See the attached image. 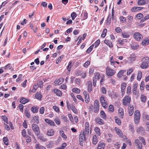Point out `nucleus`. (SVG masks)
I'll use <instances>...</instances> for the list:
<instances>
[{"label": "nucleus", "instance_id": "obj_8", "mask_svg": "<svg viewBox=\"0 0 149 149\" xmlns=\"http://www.w3.org/2000/svg\"><path fill=\"white\" fill-rule=\"evenodd\" d=\"M85 135H84L83 134H80L79 135V141L80 145L82 146L83 145V143L84 139L85 140Z\"/></svg>", "mask_w": 149, "mask_h": 149}, {"label": "nucleus", "instance_id": "obj_57", "mask_svg": "<svg viewBox=\"0 0 149 149\" xmlns=\"http://www.w3.org/2000/svg\"><path fill=\"white\" fill-rule=\"evenodd\" d=\"M1 118L3 119V120L7 124H8V121H7V118L5 116H2L1 117Z\"/></svg>", "mask_w": 149, "mask_h": 149}, {"label": "nucleus", "instance_id": "obj_13", "mask_svg": "<svg viewBox=\"0 0 149 149\" xmlns=\"http://www.w3.org/2000/svg\"><path fill=\"white\" fill-rule=\"evenodd\" d=\"M29 101L28 99H26L23 97H22L20 100V102L21 103L25 104Z\"/></svg>", "mask_w": 149, "mask_h": 149}, {"label": "nucleus", "instance_id": "obj_52", "mask_svg": "<svg viewBox=\"0 0 149 149\" xmlns=\"http://www.w3.org/2000/svg\"><path fill=\"white\" fill-rule=\"evenodd\" d=\"M126 84L125 83H123L122 84L121 86V90H125L126 88Z\"/></svg>", "mask_w": 149, "mask_h": 149}, {"label": "nucleus", "instance_id": "obj_5", "mask_svg": "<svg viewBox=\"0 0 149 149\" xmlns=\"http://www.w3.org/2000/svg\"><path fill=\"white\" fill-rule=\"evenodd\" d=\"M99 101L97 100H96L94 101V112L95 113H97L99 111Z\"/></svg>", "mask_w": 149, "mask_h": 149}, {"label": "nucleus", "instance_id": "obj_14", "mask_svg": "<svg viewBox=\"0 0 149 149\" xmlns=\"http://www.w3.org/2000/svg\"><path fill=\"white\" fill-rule=\"evenodd\" d=\"M64 79L63 78H61L59 79L57 81H55L54 83L56 84H58L60 85L62 84V83L63 82Z\"/></svg>", "mask_w": 149, "mask_h": 149}, {"label": "nucleus", "instance_id": "obj_36", "mask_svg": "<svg viewBox=\"0 0 149 149\" xmlns=\"http://www.w3.org/2000/svg\"><path fill=\"white\" fill-rule=\"evenodd\" d=\"M35 96L36 98L39 100H40L42 97V95L38 93L36 94Z\"/></svg>", "mask_w": 149, "mask_h": 149}, {"label": "nucleus", "instance_id": "obj_40", "mask_svg": "<svg viewBox=\"0 0 149 149\" xmlns=\"http://www.w3.org/2000/svg\"><path fill=\"white\" fill-rule=\"evenodd\" d=\"M64 56L63 55L60 56L56 60V63L58 64L59 62L61 61L62 59L63 58Z\"/></svg>", "mask_w": 149, "mask_h": 149}, {"label": "nucleus", "instance_id": "obj_46", "mask_svg": "<svg viewBox=\"0 0 149 149\" xmlns=\"http://www.w3.org/2000/svg\"><path fill=\"white\" fill-rule=\"evenodd\" d=\"M143 17V15L141 13H139L136 15V17L138 18V19H140L141 18Z\"/></svg>", "mask_w": 149, "mask_h": 149}, {"label": "nucleus", "instance_id": "obj_30", "mask_svg": "<svg viewBox=\"0 0 149 149\" xmlns=\"http://www.w3.org/2000/svg\"><path fill=\"white\" fill-rule=\"evenodd\" d=\"M38 109V108L37 107L33 106L32 107L31 110L33 113H35L37 112Z\"/></svg>", "mask_w": 149, "mask_h": 149}, {"label": "nucleus", "instance_id": "obj_10", "mask_svg": "<svg viewBox=\"0 0 149 149\" xmlns=\"http://www.w3.org/2000/svg\"><path fill=\"white\" fill-rule=\"evenodd\" d=\"M67 105L68 107L70 108L74 113H77V110L74 105L71 104H67Z\"/></svg>", "mask_w": 149, "mask_h": 149}, {"label": "nucleus", "instance_id": "obj_35", "mask_svg": "<svg viewBox=\"0 0 149 149\" xmlns=\"http://www.w3.org/2000/svg\"><path fill=\"white\" fill-rule=\"evenodd\" d=\"M59 133L60 134L61 136L63 138L65 139H67V136L66 135H65L64 132L63 131H60L59 132Z\"/></svg>", "mask_w": 149, "mask_h": 149}, {"label": "nucleus", "instance_id": "obj_42", "mask_svg": "<svg viewBox=\"0 0 149 149\" xmlns=\"http://www.w3.org/2000/svg\"><path fill=\"white\" fill-rule=\"evenodd\" d=\"M95 131L96 133L98 135H100V129L98 127H96L95 129Z\"/></svg>", "mask_w": 149, "mask_h": 149}, {"label": "nucleus", "instance_id": "obj_49", "mask_svg": "<svg viewBox=\"0 0 149 149\" xmlns=\"http://www.w3.org/2000/svg\"><path fill=\"white\" fill-rule=\"evenodd\" d=\"M94 46V45L93 44L87 50L86 52H88V53L90 52L92 50L93 47Z\"/></svg>", "mask_w": 149, "mask_h": 149}, {"label": "nucleus", "instance_id": "obj_54", "mask_svg": "<svg viewBox=\"0 0 149 149\" xmlns=\"http://www.w3.org/2000/svg\"><path fill=\"white\" fill-rule=\"evenodd\" d=\"M71 16L72 17V20H74L77 16V15L75 13L73 12L71 14Z\"/></svg>", "mask_w": 149, "mask_h": 149}, {"label": "nucleus", "instance_id": "obj_12", "mask_svg": "<svg viewBox=\"0 0 149 149\" xmlns=\"http://www.w3.org/2000/svg\"><path fill=\"white\" fill-rule=\"evenodd\" d=\"M88 91L89 92H90L92 90V82L90 81H89L88 82Z\"/></svg>", "mask_w": 149, "mask_h": 149}, {"label": "nucleus", "instance_id": "obj_51", "mask_svg": "<svg viewBox=\"0 0 149 149\" xmlns=\"http://www.w3.org/2000/svg\"><path fill=\"white\" fill-rule=\"evenodd\" d=\"M109 111H110L111 112H112L114 110V107L112 105H110L109 106Z\"/></svg>", "mask_w": 149, "mask_h": 149}, {"label": "nucleus", "instance_id": "obj_22", "mask_svg": "<svg viewBox=\"0 0 149 149\" xmlns=\"http://www.w3.org/2000/svg\"><path fill=\"white\" fill-rule=\"evenodd\" d=\"M143 8V7H135L132 8L131 10L132 11L136 12L138 10H141Z\"/></svg>", "mask_w": 149, "mask_h": 149}, {"label": "nucleus", "instance_id": "obj_29", "mask_svg": "<svg viewBox=\"0 0 149 149\" xmlns=\"http://www.w3.org/2000/svg\"><path fill=\"white\" fill-rule=\"evenodd\" d=\"M147 97L144 95H141V101L143 102H145L146 100Z\"/></svg>", "mask_w": 149, "mask_h": 149}, {"label": "nucleus", "instance_id": "obj_41", "mask_svg": "<svg viewBox=\"0 0 149 149\" xmlns=\"http://www.w3.org/2000/svg\"><path fill=\"white\" fill-rule=\"evenodd\" d=\"M3 141L6 145H8V139L7 138L5 137H4L3 138Z\"/></svg>", "mask_w": 149, "mask_h": 149}, {"label": "nucleus", "instance_id": "obj_23", "mask_svg": "<svg viewBox=\"0 0 149 149\" xmlns=\"http://www.w3.org/2000/svg\"><path fill=\"white\" fill-rule=\"evenodd\" d=\"M96 123L100 125L103 124L104 123V121L99 118H97L95 119Z\"/></svg>", "mask_w": 149, "mask_h": 149}, {"label": "nucleus", "instance_id": "obj_16", "mask_svg": "<svg viewBox=\"0 0 149 149\" xmlns=\"http://www.w3.org/2000/svg\"><path fill=\"white\" fill-rule=\"evenodd\" d=\"M54 132L53 129H49L48 130L47 132V134L49 136H52L54 135Z\"/></svg>", "mask_w": 149, "mask_h": 149}, {"label": "nucleus", "instance_id": "obj_27", "mask_svg": "<svg viewBox=\"0 0 149 149\" xmlns=\"http://www.w3.org/2000/svg\"><path fill=\"white\" fill-rule=\"evenodd\" d=\"M104 42L110 48H111L113 47V44L111 42H110L109 40H105L104 41Z\"/></svg>", "mask_w": 149, "mask_h": 149}, {"label": "nucleus", "instance_id": "obj_39", "mask_svg": "<svg viewBox=\"0 0 149 149\" xmlns=\"http://www.w3.org/2000/svg\"><path fill=\"white\" fill-rule=\"evenodd\" d=\"M104 143H101L100 144H98L97 149H104Z\"/></svg>", "mask_w": 149, "mask_h": 149}, {"label": "nucleus", "instance_id": "obj_53", "mask_svg": "<svg viewBox=\"0 0 149 149\" xmlns=\"http://www.w3.org/2000/svg\"><path fill=\"white\" fill-rule=\"evenodd\" d=\"M107 29H104L103 31V32L102 33L101 36L102 37H103V38H104L105 36L106 35V33H107Z\"/></svg>", "mask_w": 149, "mask_h": 149}, {"label": "nucleus", "instance_id": "obj_15", "mask_svg": "<svg viewBox=\"0 0 149 149\" xmlns=\"http://www.w3.org/2000/svg\"><path fill=\"white\" fill-rule=\"evenodd\" d=\"M135 143L138 146V148L141 149L142 148V145L141 143H140L139 140L138 139H136L135 140Z\"/></svg>", "mask_w": 149, "mask_h": 149}, {"label": "nucleus", "instance_id": "obj_32", "mask_svg": "<svg viewBox=\"0 0 149 149\" xmlns=\"http://www.w3.org/2000/svg\"><path fill=\"white\" fill-rule=\"evenodd\" d=\"M100 116L103 119H106V114L104 111H101L100 112Z\"/></svg>", "mask_w": 149, "mask_h": 149}, {"label": "nucleus", "instance_id": "obj_56", "mask_svg": "<svg viewBox=\"0 0 149 149\" xmlns=\"http://www.w3.org/2000/svg\"><path fill=\"white\" fill-rule=\"evenodd\" d=\"M33 120L36 122L37 124L39 123V118L38 117L35 116L33 117Z\"/></svg>", "mask_w": 149, "mask_h": 149}, {"label": "nucleus", "instance_id": "obj_59", "mask_svg": "<svg viewBox=\"0 0 149 149\" xmlns=\"http://www.w3.org/2000/svg\"><path fill=\"white\" fill-rule=\"evenodd\" d=\"M127 93L129 94H130L131 93V86H129L127 87Z\"/></svg>", "mask_w": 149, "mask_h": 149}, {"label": "nucleus", "instance_id": "obj_47", "mask_svg": "<svg viewBox=\"0 0 149 149\" xmlns=\"http://www.w3.org/2000/svg\"><path fill=\"white\" fill-rule=\"evenodd\" d=\"M38 136L39 139L43 141H45L47 140V139L45 138L43 136H40L39 135Z\"/></svg>", "mask_w": 149, "mask_h": 149}, {"label": "nucleus", "instance_id": "obj_33", "mask_svg": "<svg viewBox=\"0 0 149 149\" xmlns=\"http://www.w3.org/2000/svg\"><path fill=\"white\" fill-rule=\"evenodd\" d=\"M25 116L26 117L28 118H29L30 117V114L29 112V110L28 109L26 108L25 110Z\"/></svg>", "mask_w": 149, "mask_h": 149}, {"label": "nucleus", "instance_id": "obj_7", "mask_svg": "<svg viewBox=\"0 0 149 149\" xmlns=\"http://www.w3.org/2000/svg\"><path fill=\"white\" fill-rule=\"evenodd\" d=\"M115 71L107 67V68L106 74L108 76H112L115 73Z\"/></svg>", "mask_w": 149, "mask_h": 149}, {"label": "nucleus", "instance_id": "obj_2", "mask_svg": "<svg viewBox=\"0 0 149 149\" xmlns=\"http://www.w3.org/2000/svg\"><path fill=\"white\" fill-rule=\"evenodd\" d=\"M32 129L36 135L38 136L40 135V130L38 125L35 124H33L32 125Z\"/></svg>", "mask_w": 149, "mask_h": 149}, {"label": "nucleus", "instance_id": "obj_25", "mask_svg": "<svg viewBox=\"0 0 149 149\" xmlns=\"http://www.w3.org/2000/svg\"><path fill=\"white\" fill-rule=\"evenodd\" d=\"M119 114L120 115L121 118H123L124 115V111L122 108H120L118 110Z\"/></svg>", "mask_w": 149, "mask_h": 149}, {"label": "nucleus", "instance_id": "obj_21", "mask_svg": "<svg viewBox=\"0 0 149 149\" xmlns=\"http://www.w3.org/2000/svg\"><path fill=\"white\" fill-rule=\"evenodd\" d=\"M134 114L135 116L134 118H140V112L139 110H137L135 111L134 113Z\"/></svg>", "mask_w": 149, "mask_h": 149}, {"label": "nucleus", "instance_id": "obj_31", "mask_svg": "<svg viewBox=\"0 0 149 149\" xmlns=\"http://www.w3.org/2000/svg\"><path fill=\"white\" fill-rule=\"evenodd\" d=\"M136 56L134 54H132L130 57V59L132 62L134 61Z\"/></svg>", "mask_w": 149, "mask_h": 149}, {"label": "nucleus", "instance_id": "obj_60", "mask_svg": "<svg viewBox=\"0 0 149 149\" xmlns=\"http://www.w3.org/2000/svg\"><path fill=\"white\" fill-rule=\"evenodd\" d=\"M68 116L69 118L70 121L72 122L74 121L73 117L72 115L70 113H68Z\"/></svg>", "mask_w": 149, "mask_h": 149}, {"label": "nucleus", "instance_id": "obj_9", "mask_svg": "<svg viewBox=\"0 0 149 149\" xmlns=\"http://www.w3.org/2000/svg\"><path fill=\"white\" fill-rule=\"evenodd\" d=\"M148 3L147 0H139L137 3L139 5H143L147 4Z\"/></svg>", "mask_w": 149, "mask_h": 149}, {"label": "nucleus", "instance_id": "obj_18", "mask_svg": "<svg viewBox=\"0 0 149 149\" xmlns=\"http://www.w3.org/2000/svg\"><path fill=\"white\" fill-rule=\"evenodd\" d=\"M128 112L129 115L131 116L134 112V108L133 107H130L128 108Z\"/></svg>", "mask_w": 149, "mask_h": 149}, {"label": "nucleus", "instance_id": "obj_38", "mask_svg": "<svg viewBox=\"0 0 149 149\" xmlns=\"http://www.w3.org/2000/svg\"><path fill=\"white\" fill-rule=\"evenodd\" d=\"M115 122L116 123H117L118 125H120L121 121L120 120L117 118V117H115Z\"/></svg>", "mask_w": 149, "mask_h": 149}, {"label": "nucleus", "instance_id": "obj_1", "mask_svg": "<svg viewBox=\"0 0 149 149\" xmlns=\"http://www.w3.org/2000/svg\"><path fill=\"white\" fill-rule=\"evenodd\" d=\"M142 64L140 65L141 67L143 68H146L148 67V64L149 63V58L148 57H145L141 59Z\"/></svg>", "mask_w": 149, "mask_h": 149}, {"label": "nucleus", "instance_id": "obj_61", "mask_svg": "<svg viewBox=\"0 0 149 149\" xmlns=\"http://www.w3.org/2000/svg\"><path fill=\"white\" fill-rule=\"evenodd\" d=\"M19 107L20 110L22 112L23 111V105L22 104H20L19 105Z\"/></svg>", "mask_w": 149, "mask_h": 149}, {"label": "nucleus", "instance_id": "obj_58", "mask_svg": "<svg viewBox=\"0 0 149 149\" xmlns=\"http://www.w3.org/2000/svg\"><path fill=\"white\" fill-rule=\"evenodd\" d=\"M100 40H97L95 43V47L96 48L97 47L98 45H99L100 44Z\"/></svg>", "mask_w": 149, "mask_h": 149}, {"label": "nucleus", "instance_id": "obj_55", "mask_svg": "<svg viewBox=\"0 0 149 149\" xmlns=\"http://www.w3.org/2000/svg\"><path fill=\"white\" fill-rule=\"evenodd\" d=\"M84 96L85 102L86 103H88L89 102L90 100L89 95H88V96L87 95H86Z\"/></svg>", "mask_w": 149, "mask_h": 149}, {"label": "nucleus", "instance_id": "obj_63", "mask_svg": "<svg viewBox=\"0 0 149 149\" xmlns=\"http://www.w3.org/2000/svg\"><path fill=\"white\" fill-rule=\"evenodd\" d=\"M54 142L52 141H51L47 145V148H52Z\"/></svg>", "mask_w": 149, "mask_h": 149}, {"label": "nucleus", "instance_id": "obj_17", "mask_svg": "<svg viewBox=\"0 0 149 149\" xmlns=\"http://www.w3.org/2000/svg\"><path fill=\"white\" fill-rule=\"evenodd\" d=\"M126 70H121L118 74L117 76L119 77H120L122 76L123 75L124 73L126 72Z\"/></svg>", "mask_w": 149, "mask_h": 149}, {"label": "nucleus", "instance_id": "obj_44", "mask_svg": "<svg viewBox=\"0 0 149 149\" xmlns=\"http://www.w3.org/2000/svg\"><path fill=\"white\" fill-rule=\"evenodd\" d=\"M142 76V73L141 71H140L138 73V74L137 77V79L138 80H140Z\"/></svg>", "mask_w": 149, "mask_h": 149}, {"label": "nucleus", "instance_id": "obj_6", "mask_svg": "<svg viewBox=\"0 0 149 149\" xmlns=\"http://www.w3.org/2000/svg\"><path fill=\"white\" fill-rule=\"evenodd\" d=\"M134 37L137 41H141L143 38L142 35L139 32H135L134 35Z\"/></svg>", "mask_w": 149, "mask_h": 149}, {"label": "nucleus", "instance_id": "obj_11", "mask_svg": "<svg viewBox=\"0 0 149 149\" xmlns=\"http://www.w3.org/2000/svg\"><path fill=\"white\" fill-rule=\"evenodd\" d=\"M136 131L138 133L143 134L144 133L145 131L143 127H139L137 129Z\"/></svg>", "mask_w": 149, "mask_h": 149}, {"label": "nucleus", "instance_id": "obj_20", "mask_svg": "<svg viewBox=\"0 0 149 149\" xmlns=\"http://www.w3.org/2000/svg\"><path fill=\"white\" fill-rule=\"evenodd\" d=\"M54 92L57 95L59 96H61L62 95L61 92L59 90L57 89H54L53 90Z\"/></svg>", "mask_w": 149, "mask_h": 149}, {"label": "nucleus", "instance_id": "obj_50", "mask_svg": "<svg viewBox=\"0 0 149 149\" xmlns=\"http://www.w3.org/2000/svg\"><path fill=\"white\" fill-rule=\"evenodd\" d=\"M89 129H85L83 132L84 135H88L89 132Z\"/></svg>", "mask_w": 149, "mask_h": 149}, {"label": "nucleus", "instance_id": "obj_45", "mask_svg": "<svg viewBox=\"0 0 149 149\" xmlns=\"http://www.w3.org/2000/svg\"><path fill=\"white\" fill-rule=\"evenodd\" d=\"M131 47L132 49H136L138 48L139 46L135 44H133L131 45Z\"/></svg>", "mask_w": 149, "mask_h": 149}, {"label": "nucleus", "instance_id": "obj_34", "mask_svg": "<svg viewBox=\"0 0 149 149\" xmlns=\"http://www.w3.org/2000/svg\"><path fill=\"white\" fill-rule=\"evenodd\" d=\"M122 35L123 37L124 38H127L129 37V35L127 32H123Z\"/></svg>", "mask_w": 149, "mask_h": 149}, {"label": "nucleus", "instance_id": "obj_19", "mask_svg": "<svg viewBox=\"0 0 149 149\" xmlns=\"http://www.w3.org/2000/svg\"><path fill=\"white\" fill-rule=\"evenodd\" d=\"M137 84H135L134 85L132 88V93L133 95H135L136 93V90L137 86Z\"/></svg>", "mask_w": 149, "mask_h": 149}, {"label": "nucleus", "instance_id": "obj_37", "mask_svg": "<svg viewBox=\"0 0 149 149\" xmlns=\"http://www.w3.org/2000/svg\"><path fill=\"white\" fill-rule=\"evenodd\" d=\"M97 142V139L95 135L93 136V143L94 144H96Z\"/></svg>", "mask_w": 149, "mask_h": 149}, {"label": "nucleus", "instance_id": "obj_48", "mask_svg": "<svg viewBox=\"0 0 149 149\" xmlns=\"http://www.w3.org/2000/svg\"><path fill=\"white\" fill-rule=\"evenodd\" d=\"M111 16L110 15H109L107 17V25H109L111 23Z\"/></svg>", "mask_w": 149, "mask_h": 149}, {"label": "nucleus", "instance_id": "obj_28", "mask_svg": "<svg viewBox=\"0 0 149 149\" xmlns=\"http://www.w3.org/2000/svg\"><path fill=\"white\" fill-rule=\"evenodd\" d=\"M86 36V33H84L83 35V37H80L78 43H77V45H79L81 42V39L84 40Z\"/></svg>", "mask_w": 149, "mask_h": 149}, {"label": "nucleus", "instance_id": "obj_26", "mask_svg": "<svg viewBox=\"0 0 149 149\" xmlns=\"http://www.w3.org/2000/svg\"><path fill=\"white\" fill-rule=\"evenodd\" d=\"M115 130L116 133L120 136H121L122 135V134L121 133V131L118 128L115 127Z\"/></svg>", "mask_w": 149, "mask_h": 149}, {"label": "nucleus", "instance_id": "obj_4", "mask_svg": "<svg viewBox=\"0 0 149 149\" xmlns=\"http://www.w3.org/2000/svg\"><path fill=\"white\" fill-rule=\"evenodd\" d=\"M100 100L102 104V106L104 108L107 107L108 103L107 101H106L104 99V97L103 95H102L100 97Z\"/></svg>", "mask_w": 149, "mask_h": 149}, {"label": "nucleus", "instance_id": "obj_62", "mask_svg": "<svg viewBox=\"0 0 149 149\" xmlns=\"http://www.w3.org/2000/svg\"><path fill=\"white\" fill-rule=\"evenodd\" d=\"M12 68V66L10 64H8L6 66H5L4 68L5 69H10Z\"/></svg>", "mask_w": 149, "mask_h": 149}, {"label": "nucleus", "instance_id": "obj_24", "mask_svg": "<svg viewBox=\"0 0 149 149\" xmlns=\"http://www.w3.org/2000/svg\"><path fill=\"white\" fill-rule=\"evenodd\" d=\"M45 122L51 126H54L55 123L53 121L48 119H46L45 120Z\"/></svg>", "mask_w": 149, "mask_h": 149}, {"label": "nucleus", "instance_id": "obj_3", "mask_svg": "<svg viewBox=\"0 0 149 149\" xmlns=\"http://www.w3.org/2000/svg\"><path fill=\"white\" fill-rule=\"evenodd\" d=\"M131 98L128 96H126L123 99V104L125 106H127L130 104Z\"/></svg>", "mask_w": 149, "mask_h": 149}, {"label": "nucleus", "instance_id": "obj_64", "mask_svg": "<svg viewBox=\"0 0 149 149\" xmlns=\"http://www.w3.org/2000/svg\"><path fill=\"white\" fill-rule=\"evenodd\" d=\"M120 21L123 22L124 23L126 21V18L123 17V16H120Z\"/></svg>", "mask_w": 149, "mask_h": 149}, {"label": "nucleus", "instance_id": "obj_43", "mask_svg": "<svg viewBox=\"0 0 149 149\" xmlns=\"http://www.w3.org/2000/svg\"><path fill=\"white\" fill-rule=\"evenodd\" d=\"M72 91L74 93H79L80 92V90L77 88H74L72 89Z\"/></svg>", "mask_w": 149, "mask_h": 149}]
</instances>
